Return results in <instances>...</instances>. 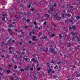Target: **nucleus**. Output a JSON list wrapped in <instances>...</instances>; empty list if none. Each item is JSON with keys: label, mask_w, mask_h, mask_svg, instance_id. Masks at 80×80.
Returning <instances> with one entry per match:
<instances>
[{"label": "nucleus", "mask_w": 80, "mask_h": 80, "mask_svg": "<svg viewBox=\"0 0 80 80\" xmlns=\"http://www.w3.org/2000/svg\"><path fill=\"white\" fill-rule=\"evenodd\" d=\"M25 60L26 61H27V62H29L30 60L28 58H25Z\"/></svg>", "instance_id": "nucleus-5"}, {"label": "nucleus", "mask_w": 80, "mask_h": 80, "mask_svg": "<svg viewBox=\"0 0 80 80\" xmlns=\"http://www.w3.org/2000/svg\"><path fill=\"white\" fill-rule=\"evenodd\" d=\"M31 34H34V33L33 32H31L29 33V35L30 36H31Z\"/></svg>", "instance_id": "nucleus-25"}, {"label": "nucleus", "mask_w": 80, "mask_h": 80, "mask_svg": "<svg viewBox=\"0 0 80 80\" xmlns=\"http://www.w3.org/2000/svg\"><path fill=\"white\" fill-rule=\"evenodd\" d=\"M61 19V17L58 18H57V20H60Z\"/></svg>", "instance_id": "nucleus-27"}, {"label": "nucleus", "mask_w": 80, "mask_h": 80, "mask_svg": "<svg viewBox=\"0 0 80 80\" xmlns=\"http://www.w3.org/2000/svg\"><path fill=\"white\" fill-rule=\"evenodd\" d=\"M23 54H25V52H22L21 53V54H22V55H23Z\"/></svg>", "instance_id": "nucleus-38"}, {"label": "nucleus", "mask_w": 80, "mask_h": 80, "mask_svg": "<svg viewBox=\"0 0 80 80\" xmlns=\"http://www.w3.org/2000/svg\"><path fill=\"white\" fill-rule=\"evenodd\" d=\"M10 41H11V39H9L8 42V44H9V43H11V42Z\"/></svg>", "instance_id": "nucleus-16"}, {"label": "nucleus", "mask_w": 80, "mask_h": 80, "mask_svg": "<svg viewBox=\"0 0 80 80\" xmlns=\"http://www.w3.org/2000/svg\"><path fill=\"white\" fill-rule=\"evenodd\" d=\"M58 66L57 65H56V66H55V67H54V68H55V69H57L58 68Z\"/></svg>", "instance_id": "nucleus-21"}, {"label": "nucleus", "mask_w": 80, "mask_h": 80, "mask_svg": "<svg viewBox=\"0 0 80 80\" xmlns=\"http://www.w3.org/2000/svg\"><path fill=\"white\" fill-rule=\"evenodd\" d=\"M57 15V14L55 12L54 13H53L52 15L51 16H52L51 18H52V17H56Z\"/></svg>", "instance_id": "nucleus-4"}, {"label": "nucleus", "mask_w": 80, "mask_h": 80, "mask_svg": "<svg viewBox=\"0 0 80 80\" xmlns=\"http://www.w3.org/2000/svg\"><path fill=\"white\" fill-rule=\"evenodd\" d=\"M52 73H55V71H52Z\"/></svg>", "instance_id": "nucleus-52"}, {"label": "nucleus", "mask_w": 80, "mask_h": 80, "mask_svg": "<svg viewBox=\"0 0 80 80\" xmlns=\"http://www.w3.org/2000/svg\"><path fill=\"white\" fill-rule=\"evenodd\" d=\"M76 20H78V19H80V16H78L76 18Z\"/></svg>", "instance_id": "nucleus-15"}, {"label": "nucleus", "mask_w": 80, "mask_h": 80, "mask_svg": "<svg viewBox=\"0 0 80 80\" xmlns=\"http://www.w3.org/2000/svg\"><path fill=\"white\" fill-rule=\"evenodd\" d=\"M22 20H23L24 21H25V20H26V19L25 18H23L22 19Z\"/></svg>", "instance_id": "nucleus-34"}, {"label": "nucleus", "mask_w": 80, "mask_h": 80, "mask_svg": "<svg viewBox=\"0 0 80 80\" xmlns=\"http://www.w3.org/2000/svg\"><path fill=\"white\" fill-rule=\"evenodd\" d=\"M62 18L64 17V16L65 15V14H62Z\"/></svg>", "instance_id": "nucleus-23"}, {"label": "nucleus", "mask_w": 80, "mask_h": 80, "mask_svg": "<svg viewBox=\"0 0 80 80\" xmlns=\"http://www.w3.org/2000/svg\"><path fill=\"white\" fill-rule=\"evenodd\" d=\"M48 38V37H47V36H45V38H43V39H46V38Z\"/></svg>", "instance_id": "nucleus-29"}, {"label": "nucleus", "mask_w": 80, "mask_h": 80, "mask_svg": "<svg viewBox=\"0 0 80 80\" xmlns=\"http://www.w3.org/2000/svg\"><path fill=\"white\" fill-rule=\"evenodd\" d=\"M70 22H71L72 23H73V21H72L71 20V21H70Z\"/></svg>", "instance_id": "nucleus-62"}, {"label": "nucleus", "mask_w": 80, "mask_h": 80, "mask_svg": "<svg viewBox=\"0 0 80 80\" xmlns=\"http://www.w3.org/2000/svg\"><path fill=\"white\" fill-rule=\"evenodd\" d=\"M42 35V33L41 32H39V37H40V36Z\"/></svg>", "instance_id": "nucleus-24"}, {"label": "nucleus", "mask_w": 80, "mask_h": 80, "mask_svg": "<svg viewBox=\"0 0 80 80\" xmlns=\"http://www.w3.org/2000/svg\"><path fill=\"white\" fill-rule=\"evenodd\" d=\"M35 66V65H33L32 68H30V70L32 71V70H33V67Z\"/></svg>", "instance_id": "nucleus-12"}, {"label": "nucleus", "mask_w": 80, "mask_h": 80, "mask_svg": "<svg viewBox=\"0 0 80 80\" xmlns=\"http://www.w3.org/2000/svg\"><path fill=\"white\" fill-rule=\"evenodd\" d=\"M55 36V34H52L51 35V37H54Z\"/></svg>", "instance_id": "nucleus-43"}, {"label": "nucleus", "mask_w": 80, "mask_h": 80, "mask_svg": "<svg viewBox=\"0 0 80 80\" xmlns=\"http://www.w3.org/2000/svg\"><path fill=\"white\" fill-rule=\"evenodd\" d=\"M37 64L36 65V67H38L39 66V63H38V62H37Z\"/></svg>", "instance_id": "nucleus-10"}, {"label": "nucleus", "mask_w": 80, "mask_h": 80, "mask_svg": "<svg viewBox=\"0 0 80 80\" xmlns=\"http://www.w3.org/2000/svg\"><path fill=\"white\" fill-rule=\"evenodd\" d=\"M69 30H72V28H69Z\"/></svg>", "instance_id": "nucleus-46"}, {"label": "nucleus", "mask_w": 80, "mask_h": 80, "mask_svg": "<svg viewBox=\"0 0 80 80\" xmlns=\"http://www.w3.org/2000/svg\"><path fill=\"white\" fill-rule=\"evenodd\" d=\"M52 63H54V62L53 60H52Z\"/></svg>", "instance_id": "nucleus-45"}, {"label": "nucleus", "mask_w": 80, "mask_h": 80, "mask_svg": "<svg viewBox=\"0 0 80 80\" xmlns=\"http://www.w3.org/2000/svg\"><path fill=\"white\" fill-rule=\"evenodd\" d=\"M54 78H58V76H57V75H54Z\"/></svg>", "instance_id": "nucleus-13"}, {"label": "nucleus", "mask_w": 80, "mask_h": 80, "mask_svg": "<svg viewBox=\"0 0 80 80\" xmlns=\"http://www.w3.org/2000/svg\"><path fill=\"white\" fill-rule=\"evenodd\" d=\"M30 7H31V5H29L28 6V7L29 8H30Z\"/></svg>", "instance_id": "nucleus-53"}, {"label": "nucleus", "mask_w": 80, "mask_h": 80, "mask_svg": "<svg viewBox=\"0 0 80 80\" xmlns=\"http://www.w3.org/2000/svg\"><path fill=\"white\" fill-rule=\"evenodd\" d=\"M71 33L73 35H75V33H74V32H72Z\"/></svg>", "instance_id": "nucleus-37"}, {"label": "nucleus", "mask_w": 80, "mask_h": 80, "mask_svg": "<svg viewBox=\"0 0 80 80\" xmlns=\"http://www.w3.org/2000/svg\"><path fill=\"white\" fill-rule=\"evenodd\" d=\"M20 45H22V42H20Z\"/></svg>", "instance_id": "nucleus-61"}, {"label": "nucleus", "mask_w": 80, "mask_h": 80, "mask_svg": "<svg viewBox=\"0 0 80 80\" xmlns=\"http://www.w3.org/2000/svg\"><path fill=\"white\" fill-rule=\"evenodd\" d=\"M50 8L51 9L50 10H49L48 11V13H50V14L51 13H52V12H53V10H54L53 9V7H50Z\"/></svg>", "instance_id": "nucleus-3"}, {"label": "nucleus", "mask_w": 80, "mask_h": 80, "mask_svg": "<svg viewBox=\"0 0 80 80\" xmlns=\"http://www.w3.org/2000/svg\"><path fill=\"white\" fill-rule=\"evenodd\" d=\"M8 15H5V14H3V18H2V20L3 21H5V18H6L7 20H8Z\"/></svg>", "instance_id": "nucleus-1"}, {"label": "nucleus", "mask_w": 80, "mask_h": 80, "mask_svg": "<svg viewBox=\"0 0 80 80\" xmlns=\"http://www.w3.org/2000/svg\"><path fill=\"white\" fill-rule=\"evenodd\" d=\"M8 32H10V31H12V30H11V29H8Z\"/></svg>", "instance_id": "nucleus-39"}, {"label": "nucleus", "mask_w": 80, "mask_h": 80, "mask_svg": "<svg viewBox=\"0 0 80 80\" xmlns=\"http://www.w3.org/2000/svg\"><path fill=\"white\" fill-rule=\"evenodd\" d=\"M12 47H10L9 48V49H12Z\"/></svg>", "instance_id": "nucleus-47"}, {"label": "nucleus", "mask_w": 80, "mask_h": 80, "mask_svg": "<svg viewBox=\"0 0 80 80\" xmlns=\"http://www.w3.org/2000/svg\"><path fill=\"white\" fill-rule=\"evenodd\" d=\"M47 66H48V67H50V64L48 63L47 64Z\"/></svg>", "instance_id": "nucleus-32"}, {"label": "nucleus", "mask_w": 80, "mask_h": 80, "mask_svg": "<svg viewBox=\"0 0 80 80\" xmlns=\"http://www.w3.org/2000/svg\"><path fill=\"white\" fill-rule=\"evenodd\" d=\"M2 69H3V68H0V70H2Z\"/></svg>", "instance_id": "nucleus-54"}, {"label": "nucleus", "mask_w": 80, "mask_h": 80, "mask_svg": "<svg viewBox=\"0 0 80 80\" xmlns=\"http://www.w3.org/2000/svg\"><path fill=\"white\" fill-rule=\"evenodd\" d=\"M35 28H38V26H36Z\"/></svg>", "instance_id": "nucleus-56"}, {"label": "nucleus", "mask_w": 80, "mask_h": 80, "mask_svg": "<svg viewBox=\"0 0 80 80\" xmlns=\"http://www.w3.org/2000/svg\"><path fill=\"white\" fill-rule=\"evenodd\" d=\"M46 17L47 18H49V17H50V16L48 15V14H47L46 15Z\"/></svg>", "instance_id": "nucleus-14"}, {"label": "nucleus", "mask_w": 80, "mask_h": 80, "mask_svg": "<svg viewBox=\"0 0 80 80\" xmlns=\"http://www.w3.org/2000/svg\"><path fill=\"white\" fill-rule=\"evenodd\" d=\"M29 43H32V41H30L29 42Z\"/></svg>", "instance_id": "nucleus-51"}, {"label": "nucleus", "mask_w": 80, "mask_h": 80, "mask_svg": "<svg viewBox=\"0 0 80 80\" xmlns=\"http://www.w3.org/2000/svg\"><path fill=\"white\" fill-rule=\"evenodd\" d=\"M15 22H14L12 23V24H15Z\"/></svg>", "instance_id": "nucleus-59"}, {"label": "nucleus", "mask_w": 80, "mask_h": 80, "mask_svg": "<svg viewBox=\"0 0 80 80\" xmlns=\"http://www.w3.org/2000/svg\"><path fill=\"white\" fill-rule=\"evenodd\" d=\"M46 50H48V48H46Z\"/></svg>", "instance_id": "nucleus-55"}, {"label": "nucleus", "mask_w": 80, "mask_h": 80, "mask_svg": "<svg viewBox=\"0 0 80 80\" xmlns=\"http://www.w3.org/2000/svg\"><path fill=\"white\" fill-rule=\"evenodd\" d=\"M59 36L60 38H62V37L61 36V34H59Z\"/></svg>", "instance_id": "nucleus-35"}, {"label": "nucleus", "mask_w": 80, "mask_h": 80, "mask_svg": "<svg viewBox=\"0 0 80 80\" xmlns=\"http://www.w3.org/2000/svg\"><path fill=\"white\" fill-rule=\"evenodd\" d=\"M12 65H9V67H12Z\"/></svg>", "instance_id": "nucleus-64"}, {"label": "nucleus", "mask_w": 80, "mask_h": 80, "mask_svg": "<svg viewBox=\"0 0 80 80\" xmlns=\"http://www.w3.org/2000/svg\"><path fill=\"white\" fill-rule=\"evenodd\" d=\"M44 25H46V24H47V22H44Z\"/></svg>", "instance_id": "nucleus-57"}, {"label": "nucleus", "mask_w": 80, "mask_h": 80, "mask_svg": "<svg viewBox=\"0 0 80 80\" xmlns=\"http://www.w3.org/2000/svg\"><path fill=\"white\" fill-rule=\"evenodd\" d=\"M34 24L35 25H37V23L36 22L34 21Z\"/></svg>", "instance_id": "nucleus-30"}, {"label": "nucleus", "mask_w": 80, "mask_h": 80, "mask_svg": "<svg viewBox=\"0 0 80 80\" xmlns=\"http://www.w3.org/2000/svg\"><path fill=\"white\" fill-rule=\"evenodd\" d=\"M13 80V78H11V80Z\"/></svg>", "instance_id": "nucleus-58"}, {"label": "nucleus", "mask_w": 80, "mask_h": 80, "mask_svg": "<svg viewBox=\"0 0 80 80\" xmlns=\"http://www.w3.org/2000/svg\"><path fill=\"white\" fill-rule=\"evenodd\" d=\"M71 79H72V80H74V78H72Z\"/></svg>", "instance_id": "nucleus-60"}, {"label": "nucleus", "mask_w": 80, "mask_h": 80, "mask_svg": "<svg viewBox=\"0 0 80 80\" xmlns=\"http://www.w3.org/2000/svg\"><path fill=\"white\" fill-rule=\"evenodd\" d=\"M1 57L2 58H4V57H5V56H4V55H1Z\"/></svg>", "instance_id": "nucleus-40"}, {"label": "nucleus", "mask_w": 80, "mask_h": 80, "mask_svg": "<svg viewBox=\"0 0 80 80\" xmlns=\"http://www.w3.org/2000/svg\"><path fill=\"white\" fill-rule=\"evenodd\" d=\"M73 6H70L69 7V8H73Z\"/></svg>", "instance_id": "nucleus-44"}, {"label": "nucleus", "mask_w": 80, "mask_h": 80, "mask_svg": "<svg viewBox=\"0 0 80 80\" xmlns=\"http://www.w3.org/2000/svg\"><path fill=\"white\" fill-rule=\"evenodd\" d=\"M76 38L77 39L78 42H79V38H78V37L77 36H76Z\"/></svg>", "instance_id": "nucleus-9"}, {"label": "nucleus", "mask_w": 80, "mask_h": 80, "mask_svg": "<svg viewBox=\"0 0 80 80\" xmlns=\"http://www.w3.org/2000/svg\"><path fill=\"white\" fill-rule=\"evenodd\" d=\"M22 34H23V33H24V32H22Z\"/></svg>", "instance_id": "nucleus-63"}, {"label": "nucleus", "mask_w": 80, "mask_h": 80, "mask_svg": "<svg viewBox=\"0 0 80 80\" xmlns=\"http://www.w3.org/2000/svg\"><path fill=\"white\" fill-rule=\"evenodd\" d=\"M40 69H41V68L40 67H38V70H40Z\"/></svg>", "instance_id": "nucleus-28"}, {"label": "nucleus", "mask_w": 80, "mask_h": 80, "mask_svg": "<svg viewBox=\"0 0 80 80\" xmlns=\"http://www.w3.org/2000/svg\"><path fill=\"white\" fill-rule=\"evenodd\" d=\"M17 15H15V17H16V18H18V17H17Z\"/></svg>", "instance_id": "nucleus-48"}, {"label": "nucleus", "mask_w": 80, "mask_h": 80, "mask_svg": "<svg viewBox=\"0 0 80 80\" xmlns=\"http://www.w3.org/2000/svg\"><path fill=\"white\" fill-rule=\"evenodd\" d=\"M17 66H15L14 67V68L15 69H17Z\"/></svg>", "instance_id": "nucleus-31"}, {"label": "nucleus", "mask_w": 80, "mask_h": 80, "mask_svg": "<svg viewBox=\"0 0 80 80\" xmlns=\"http://www.w3.org/2000/svg\"><path fill=\"white\" fill-rule=\"evenodd\" d=\"M31 10H32V11H33V10H34L33 9V8H32Z\"/></svg>", "instance_id": "nucleus-50"}, {"label": "nucleus", "mask_w": 80, "mask_h": 80, "mask_svg": "<svg viewBox=\"0 0 80 80\" xmlns=\"http://www.w3.org/2000/svg\"><path fill=\"white\" fill-rule=\"evenodd\" d=\"M76 3H77V4L78 5V4H80V1H78Z\"/></svg>", "instance_id": "nucleus-17"}, {"label": "nucleus", "mask_w": 80, "mask_h": 80, "mask_svg": "<svg viewBox=\"0 0 80 80\" xmlns=\"http://www.w3.org/2000/svg\"><path fill=\"white\" fill-rule=\"evenodd\" d=\"M21 72H22V71H24V70L22 69L21 70Z\"/></svg>", "instance_id": "nucleus-49"}, {"label": "nucleus", "mask_w": 80, "mask_h": 80, "mask_svg": "<svg viewBox=\"0 0 80 80\" xmlns=\"http://www.w3.org/2000/svg\"><path fill=\"white\" fill-rule=\"evenodd\" d=\"M3 44H4V42H3L2 43L0 44V46L1 47H3Z\"/></svg>", "instance_id": "nucleus-11"}, {"label": "nucleus", "mask_w": 80, "mask_h": 80, "mask_svg": "<svg viewBox=\"0 0 80 80\" xmlns=\"http://www.w3.org/2000/svg\"><path fill=\"white\" fill-rule=\"evenodd\" d=\"M7 73H10V71H7Z\"/></svg>", "instance_id": "nucleus-42"}, {"label": "nucleus", "mask_w": 80, "mask_h": 80, "mask_svg": "<svg viewBox=\"0 0 80 80\" xmlns=\"http://www.w3.org/2000/svg\"><path fill=\"white\" fill-rule=\"evenodd\" d=\"M57 5L56 4H55L54 5V7H56L57 6Z\"/></svg>", "instance_id": "nucleus-41"}, {"label": "nucleus", "mask_w": 80, "mask_h": 80, "mask_svg": "<svg viewBox=\"0 0 80 80\" xmlns=\"http://www.w3.org/2000/svg\"><path fill=\"white\" fill-rule=\"evenodd\" d=\"M31 67V66H28L27 67V69L26 70H29L30 69V68H29V67Z\"/></svg>", "instance_id": "nucleus-18"}, {"label": "nucleus", "mask_w": 80, "mask_h": 80, "mask_svg": "<svg viewBox=\"0 0 80 80\" xmlns=\"http://www.w3.org/2000/svg\"><path fill=\"white\" fill-rule=\"evenodd\" d=\"M28 26H25V28H28Z\"/></svg>", "instance_id": "nucleus-36"}, {"label": "nucleus", "mask_w": 80, "mask_h": 80, "mask_svg": "<svg viewBox=\"0 0 80 80\" xmlns=\"http://www.w3.org/2000/svg\"><path fill=\"white\" fill-rule=\"evenodd\" d=\"M30 19H27L26 21H27V22H30Z\"/></svg>", "instance_id": "nucleus-22"}, {"label": "nucleus", "mask_w": 80, "mask_h": 80, "mask_svg": "<svg viewBox=\"0 0 80 80\" xmlns=\"http://www.w3.org/2000/svg\"><path fill=\"white\" fill-rule=\"evenodd\" d=\"M72 28H73V29H74V30H75V29H76L75 27V26L72 27Z\"/></svg>", "instance_id": "nucleus-33"}, {"label": "nucleus", "mask_w": 80, "mask_h": 80, "mask_svg": "<svg viewBox=\"0 0 80 80\" xmlns=\"http://www.w3.org/2000/svg\"><path fill=\"white\" fill-rule=\"evenodd\" d=\"M56 50H57V49H52L51 50V52H52V53H56L57 52V51H56Z\"/></svg>", "instance_id": "nucleus-2"}, {"label": "nucleus", "mask_w": 80, "mask_h": 80, "mask_svg": "<svg viewBox=\"0 0 80 80\" xmlns=\"http://www.w3.org/2000/svg\"><path fill=\"white\" fill-rule=\"evenodd\" d=\"M37 38V37H36V36H34L33 37V38H32V40L35 41H37V40L35 39V38Z\"/></svg>", "instance_id": "nucleus-7"}, {"label": "nucleus", "mask_w": 80, "mask_h": 80, "mask_svg": "<svg viewBox=\"0 0 80 80\" xmlns=\"http://www.w3.org/2000/svg\"><path fill=\"white\" fill-rule=\"evenodd\" d=\"M47 70H48V73H50V72L52 71V69H48V68Z\"/></svg>", "instance_id": "nucleus-8"}, {"label": "nucleus", "mask_w": 80, "mask_h": 80, "mask_svg": "<svg viewBox=\"0 0 80 80\" xmlns=\"http://www.w3.org/2000/svg\"><path fill=\"white\" fill-rule=\"evenodd\" d=\"M9 26L10 28H11V27H12V28H13V27H14V26H13V25H9Z\"/></svg>", "instance_id": "nucleus-20"}, {"label": "nucleus", "mask_w": 80, "mask_h": 80, "mask_svg": "<svg viewBox=\"0 0 80 80\" xmlns=\"http://www.w3.org/2000/svg\"><path fill=\"white\" fill-rule=\"evenodd\" d=\"M70 43H68L67 44V46L68 47H70Z\"/></svg>", "instance_id": "nucleus-19"}, {"label": "nucleus", "mask_w": 80, "mask_h": 80, "mask_svg": "<svg viewBox=\"0 0 80 80\" xmlns=\"http://www.w3.org/2000/svg\"><path fill=\"white\" fill-rule=\"evenodd\" d=\"M31 61H32V62H38V60H35V58H33V59H31Z\"/></svg>", "instance_id": "nucleus-6"}, {"label": "nucleus", "mask_w": 80, "mask_h": 80, "mask_svg": "<svg viewBox=\"0 0 80 80\" xmlns=\"http://www.w3.org/2000/svg\"><path fill=\"white\" fill-rule=\"evenodd\" d=\"M60 63H61V61H59V62H58V65H60Z\"/></svg>", "instance_id": "nucleus-26"}]
</instances>
